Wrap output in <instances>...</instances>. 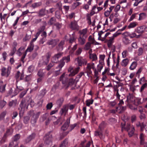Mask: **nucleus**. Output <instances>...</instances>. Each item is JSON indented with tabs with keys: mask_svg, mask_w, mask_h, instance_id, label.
I'll use <instances>...</instances> for the list:
<instances>
[{
	"mask_svg": "<svg viewBox=\"0 0 147 147\" xmlns=\"http://www.w3.org/2000/svg\"><path fill=\"white\" fill-rule=\"evenodd\" d=\"M52 138L51 135L49 136L47 135L44 137V139L45 140V143L46 144L51 146L52 145Z\"/></svg>",
	"mask_w": 147,
	"mask_h": 147,
	"instance_id": "obj_9",
	"label": "nucleus"
},
{
	"mask_svg": "<svg viewBox=\"0 0 147 147\" xmlns=\"http://www.w3.org/2000/svg\"><path fill=\"white\" fill-rule=\"evenodd\" d=\"M44 25L40 27V28L38 29V31H40V32L43 31L45 28L46 26L47 25V23L46 22H42Z\"/></svg>",
	"mask_w": 147,
	"mask_h": 147,
	"instance_id": "obj_34",
	"label": "nucleus"
},
{
	"mask_svg": "<svg viewBox=\"0 0 147 147\" xmlns=\"http://www.w3.org/2000/svg\"><path fill=\"white\" fill-rule=\"evenodd\" d=\"M58 41V40H49L47 42V44L49 45H51L53 47L55 46Z\"/></svg>",
	"mask_w": 147,
	"mask_h": 147,
	"instance_id": "obj_14",
	"label": "nucleus"
},
{
	"mask_svg": "<svg viewBox=\"0 0 147 147\" xmlns=\"http://www.w3.org/2000/svg\"><path fill=\"white\" fill-rule=\"evenodd\" d=\"M9 147H17L16 145V142L15 141L11 142L9 144Z\"/></svg>",
	"mask_w": 147,
	"mask_h": 147,
	"instance_id": "obj_50",
	"label": "nucleus"
},
{
	"mask_svg": "<svg viewBox=\"0 0 147 147\" xmlns=\"http://www.w3.org/2000/svg\"><path fill=\"white\" fill-rule=\"evenodd\" d=\"M24 49L25 48L22 47H21L17 51V54L18 56H20L22 55V53L21 52V51L22 50H24Z\"/></svg>",
	"mask_w": 147,
	"mask_h": 147,
	"instance_id": "obj_47",
	"label": "nucleus"
},
{
	"mask_svg": "<svg viewBox=\"0 0 147 147\" xmlns=\"http://www.w3.org/2000/svg\"><path fill=\"white\" fill-rule=\"evenodd\" d=\"M16 50V47H14L12 50L9 54V55L11 56L13 55L15 53Z\"/></svg>",
	"mask_w": 147,
	"mask_h": 147,
	"instance_id": "obj_61",
	"label": "nucleus"
},
{
	"mask_svg": "<svg viewBox=\"0 0 147 147\" xmlns=\"http://www.w3.org/2000/svg\"><path fill=\"white\" fill-rule=\"evenodd\" d=\"M35 134L34 133H32L26 139V143H28L31 140L34 139L35 137Z\"/></svg>",
	"mask_w": 147,
	"mask_h": 147,
	"instance_id": "obj_25",
	"label": "nucleus"
},
{
	"mask_svg": "<svg viewBox=\"0 0 147 147\" xmlns=\"http://www.w3.org/2000/svg\"><path fill=\"white\" fill-rule=\"evenodd\" d=\"M94 75L95 77H98L99 72L98 70L95 69L94 70Z\"/></svg>",
	"mask_w": 147,
	"mask_h": 147,
	"instance_id": "obj_64",
	"label": "nucleus"
},
{
	"mask_svg": "<svg viewBox=\"0 0 147 147\" xmlns=\"http://www.w3.org/2000/svg\"><path fill=\"white\" fill-rule=\"evenodd\" d=\"M37 75L39 77H42L44 76L45 74L42 69H40L38 72Z\"/></svg>",
	"mask_w": 147,
	"mask_h": 147,
	"instance_id": "obj_38",
	"label": "nucleus"
},
{
	"mask_svg": "<svg viewBox=\"0 0 147 147\" xmlns=\"http://www.w3.org/2000/svg\"><path fill=\"white\" fill-rule=\"evenodd\" d=\"M87 29L85 28L80 30L79 31V33L81 35H82L83 36L82 37H86L87 36Z\"/></svg>",
	"mask_w": 147,
	"mask_h": 147,
	"instance_id": "obj_17",
	"label": "nucleus"
},
{
	"mask_svg": "<svg viewBox=\"0 0 147 147\" xmlns=\"http://www.w3.org/2000/svg\"><path fill=\"white\" fill-rule=\"evenodd\" d=\"M28 105V103H27L25 99H23L20 104V107L22 110L24 111L27 109Z\"/></svg>",
	"mask_w": 147,
	"mask_h": 147,
	"instance_id": "obj_8",
	"label": "nucleus"
},
{
	"mask_svg": "<svg viewBox=\"0 0 147 147\" xmlns=\"http://www.w3.org/2000/svg\"><path fill=\"white\" fill-rule=\"evenodd\" d=\"M114 39L111 37L109 40H106V42L107 43V45L109 47H110L114 42Z\"/></svg>",
	"mask_w": 147,
	"mask_h": 147,
	"instance_id": "obj_22",
	"label": "nucleus"
},
{
	"mask_svg": "<svg viewBox=\"0 0 147 147\" xmlns=\"http://www.w3.org/2000/svg\"><path fill=\"white\" fill-rule=\"evenodd\" d=\"M144 26L137 27L136 29V32L140 34H142L144 32Z\"/></svg>",
	"mask_w": 147,
	"mask_h": 147,
	"instance_id": "obj_16",
	"label": "nucleus"
},
{
	"mask_svg": "<svg viewBox=\"0 0 147 147\" xmlns=\"http://www.w3.org/2000/svg\"><path fill=\"white\" fill-rule=\"evenodd\" d=\"M90 58L92 59V61H95L97 59V57L96 55L94 53L90 54Z\"/></svg>",
	"mask_w": 147,
	"mask_h": 147,
	"instance_id": "obj_32",
	"label": "nucleus"
},
{
	"mask_svg": "<svg viewBox=\"0 0 147 147\" xmlns=\"http://www.w3.org/2000/svg\"><path fill=\"white\" fill-rule=\"evenodd\" d=\"M17 103L16 100H12L9 103V106L10 107L15 106Z\"/></svg>",
	"mask_w": 147,
	"mask_h": 147,
	"instance_id": "obj_49",
	"label": "nucleus"
},
{
	"mask_svg": "<svg viewBox=\"0 0 147 147\" xmlns=\"http://www.w3.org/2000/svg\"><path fill=\"white\" fill-rule=\"evenodd\" d=\"M11 68L8 67L7 69L3 67L1 69V75L6 77H8L10 74L11 72Z\"/></svg>",
	"mask_w": 147,
	"mask_h": 147,
	"instance_id": "obj_3",
	"label": "nucleus"
},
{
	"mask_svg": "<svg viewBox=\"0 0 147 147\" xmlns=\"http://www.w3.org/2000/svg\"><path fill=\"white\" fill-rule=\"evenodd\" d=\"M80 69L79 67L75 68L72 72L69 75V76H73L75 75L79 71Z\"/></svg>",
	"mask_w": 147,
	"mask_h": 147,
	"instance_id": "obj_23",
	"label": "nucleus"
},
{
	"mask_svg": "<svg viewBox=\"0 0 147 147\" xmlns=\"http://www.w3.org/2000/svg\"><path fill=\"white\" fill-rule=\"evenodd\" d=\"M70 28L72 30H78L79 27L76 21L71 22L69 25Z\"/></svg>",
	"mask_w": 147,
	"mask_h": 147,
	"instance_id": "obj_11",
	"label": "nucleus"
},
{
	"mask_svg": "<svg viewBox=\"0 0 147 147\" xmlns=\"http://www.w3.org/2000/svg\"><path fill=\"white\" fill-rule=\"evenodd\" d=\"M7 15V14H4L3 16H2V13H0V18L1 22H3V19L5 20L6 17Z\"/></svg>",
	"mask_w": 147,
	"mask_h": 147,
	"instance_id": "obj_56",
	"label": "nucleus"
},
{
	"mask_svg": "<svg viewBox=\"0 0 147 147\" xmlns=\"http://www.w3.org/2000/svg\"><path fill=\"white\" fill-rule=\"evenodd\" d=\"M121 130L123 131L124 130H126L128 133L129 137L132 136L134 134L135 129L133 125H131L129 123H127L126 126L125 123H122L121 124Z\"/></svg>",
	"mask_w": 147,
	"mask_h": 147,
	"instance_id": "obj_1",
	"label": "nucleus"
},
{
	"mask_svg": "<svg viewBox=\"0 0 147 147\" xmlns=\"http://www.w3.org/2000/svg\"><path fill=\"white\" fill-rule=\"evenodd\" d=\"M69 121H67L61 127V129L63 131L66 130L69 127Z\"/></svg>",
	"mask_w": 147,
	"mask_h": 147,
	"instance_id": "obj_26",
	"label": "nucleus"
},
{
	"mask_svg": "<svg viewBox=\"0 0 147 147\" xmlns=\"http://www.w3.org/2000/svg\"><path fill=\"white\" fill-rule=\"evenodd\" d=\"M6 84L3 83L2 81L0 82V92L1 93L4 92L5 91V88Z\"/></svg>",
	"mask_w": 147,
	"mask_h": 147,
	"instance_id": "obj_19",
	"label": "nucleus"
},
{
	"mask_svg": "<svg viewBox=\"0 0 147 147\" xmlns=\"http://www.w3.org/2000/svg\"><path fill=\"white\" fill-rule=\"evenodd\" d=\"M70 38L69 39V42L70 43H72V42L75 41L77 38V37L75 35L74 32L71 35H70Z\"/></svg>",
	"mask_w": 147,
	"mask_h": 147,
	"instance_id": "obj_15",
	"label": "nucleus"
},
{
	"mask_svg": "<svg viewBox=\"0 0 147 147\" xmlns=\"http://www.w3.org/2000/svg\"><path fill=\"white\" fill-rule=\"evenodd\" d=\"M93 100L91 99L88 100H86V103L87 106H89L90 105L93 103Z\"/></svg>",
	"mask_w": 147,
	"mask_h": 147,
	"instance_id": "obj_57",
	"label": "nucleus"
},
{
	"mask_svg": "<svg viewBox=\"0 0 147 147\" xmlns=\"http://www.w3.org/2000/svg\"><path fill=\"white\" fill-rule=\"evenodd\" d=\"M68 109V106L67 105H65L61 109L59 113L62 115L65 116L67 113Z\"/></svg>",
	"mask_w": 147,
	"mask_h": 147,
	"instance_id": "obj_10",
	"label": "nucleus"
},
{
	"mask_svg": "<svg viewBox=\"0 0 147 147\" xmlns=\"http://www.w3.org/2000/svg\"><path fill=\"white\" fill-rule=\"evenodd\" d=\"M120 57L118 56L117 59V61L116 62V68H118L119 63Z\"/></svg>",
	"mask_w": 147,
	"mask_h": 147,
	"instance_id": "obj_63",
	"label": "nucleus"
},
{
	"mask_svg": "<svg viewBox=\"0 0 147 147\" xmlns=\"http://www.w3.org/2000/svg\"><path fill=\"white\" fill-rule=\"evenodd\" d=\"M7 111H4L0 114V121L3 119L5 117L7 114Z\"/></svg>",
	"mask_w": 147,
	"mask_h": 147,
	"instance_id": "obj_43",
	"label": "nucleus"
},
{
	"mask_svg": "<svg viewBox=\"0 0 147 147\" xmlns=\"http://www.w3.org/2000/svg\"><path fill=\"white\" fill-rule=\"evenodd\" d=\"M40 113V112H38L36 114H34L31 119L32 123L34 124L36 122V119L38 118Z\"/></svg>",
	"mask_w": 147,
	"mask_h": 147,
	"instance_id": "obj_13",
	"label": "nucleus"
},
{
	"mask_svg": "<svg viewBox=\"0 0 147 147\" xmlns=\"http://www.w3.org/2000/svg\"><path fill=\"white\" fill-rule=\"evenodd\" d=\"M38 14L39 16L42 17L45 14V9H41L38 11Z\"/></svg>",
	"mask_w": 147,
	"mask_h": 147,
	"instance_id": "obj_33",
	"label": "nucleus"
},
{
	"mask_svg": "<svg viewBox=\"0 0 147 147\" xmlns=\"http://www.w3.org/2000/svg\"><path fill=\"white\" fill-rule=\"evenodd\" d=\"M64 43V42L63 40L61 41L58 45V50L59 51H61L63 49V46Z\"/></svg>",
	"mask_w": 147,
	"mask_h": 147,
	"instance_id": "obj_30",
	"label": "nucleus"
},
{
	"mask_svg": "<svg viewBox=\"0 0 147 147\" xmlns=\"http://www.w3.org/2000/svg\"><path fill=\"white\" fill-rule=\"evenodd\" d=\"M41 2H40L33 3L32 5V7L33 8L38 7L42 5Z\"/></svg>",
	"mask_w": 147,
	"mask_h": 147,
	"instance_id": "obj_31",
	"label": "nucleus"
},
{
	"mask_svg": "<svg viewBox=\"0 0 147 147\" xmlns=\"http://www.w3.org/2000/svg\"><path fill=\"white\" fill-rule=\"evenodd\" d=\"M127 51L126 50L124 51L122 53V57L123 58H125L127 56Z\"/></svg>",
	"mask_w": 147,
	"mask_h": 147,
	"instance_id": "obj_58",
	"label": "nucleus"
},
{
	"mask_svg": "<svg viewBox=\"0 0 147 147\" xmlns=\"http://www.w3.org/2000/svg\"><path fill=\"white\" fill-rule=\"evenodd\" d=\"M91 47V43L90 42H87L85 45L84 49L86 50L90 49Z\"/></svg>",
	"mask_w": 147,
	"mask_h": 147,
	"instance_id": "obj_42",
	"label": "nucleus"
},
{
	"mask_svg": "<svg viewBox=\"0 0 147 147\" xmlns=\"http://www.w3.org/2000/svg\"><path fill=\"white\" fill-rule=\"evenodd\" d=\"M54 65V63L52 62L50 63L46 67V69L48 71Z\"/></svg>",
	"mask_w": 147,
	"mask_h": 147,
	"instance_id": "obj_44",
	"label": "nucleus"
},
{
	"mask_svg": "<svg viewBox=\"0 0 147 147\" xmlns=\"http://www.w3.org/2000/svg\"><path fill=\"white\" fill-rule=\"evenodd\" d=\"M136 125L138 127H140L141 131H142L145 130L146 133H147V123H140V122H138L136 124Z\"/></svg>",
	"mask_w": 147,
	"mask_h": 147,
	"instance_id": "obj_6",
	"label": "nucleus"
},
{
	"mask_svg": "<svg viewBox=\"0 0 147 147\" xmlns=\"http://www.w3.org/2000/svg\"><path fill=\"white\" fill-rule=\"evenodd\" d=\"M6 102L4 100H2L0 97V109H2L6 105Z\"/></svg>",
	"mask_w": 147,
	"mask_h": 147,
	"instance_id": "obj_36",
	"label": "nucleus"
},
{
	"mask_svg": "<svg viewBox=\"0 0 147 147\" xmlns=\"http://www.w3.org/2000/svg\"><path fill=\"white\" fill-rule=\"evenodd\" d=\"M105 56L103 55H100V60H99V63H103V61L105 59Z\"/></svg>",
	"mask_w": 147,
	"mask_h": 147,
	"instance_id": "obj_62",
	"label": "nucleus"
},
{
	"mask_svg": "<svg viewBox=\"0 0 147 147\" xmlns=\"http://www.w3.org/2000/svg\"><path fill=\"white\" fill-rule=\"evenodd\" d=\"M51 55L49 53H47L46 55L43 56L41 59L40 60V62L43 64L47 65L48 63Z\"/></svg>",
	"mask_w": 147,
	"mask_h": 147,
	"instance_id": "obj_4",
	"label": "nucleus"
},
{
	"mask_svg": "<svg viewBox=\"0 0 147 147\" xmlns=\"http://www.w3.org/2000/svg\"><path fill=\"white\" fill-rule=\"evenodd\" d=\"M94 135L96 136H99V137H101L102 136V134L101 130L100 131H95Z\"/></svg>",
	"mask_w": 147,
	"mask_h": 147,
	"instance_id": "obj_37",
	"label": "nucleus"
},
{
	"mask_svg": "<svg viewBox=\"0 0 147 147\" xmlns=\"http://www.w3.org/2000/svg\"><path fill=\"white\" fill-rule=\"evenodd\" d=\"M78 40L79 44L82 45H84L85 42V40L84 38V37H80Z\"/></svg>",
	"mask_w": 147,
	"mask_h": 147,
	"instance_id": "obj_29",
	"label": "nucleus"
},
{
	"mask_svg": "<svg viewBox=\"0 0 147 147\" xmlns=\"http://www.w3.org/2000/svg\"><path fill=\"white\" fill-rule=\"evenodd\" d=\"M75 61L77 62L78 65L79 66H82V65H85L87 63L86 60L82 57H78L76 59Z\"/></svg>",
	"mask_w": 147,
	"mask_h": 147,
	"instance_id": "obj_5",
	"label": "nucleus"
},
{
	"mask_svg": "<svg viewBox=\"0 0 147 147\" xmlns=\"http://www.w3.org/2000/svg\"><path fill=\"white\" fill-rule=\"evenodd\" d=\"M141 98H137L134 99L135 104L137 105L141 104L142 102L141 101Z\"/></svg>",
	"mask_w": 147,
	"mask_h": 147,
	"instance_id": "obj_41",
	"label": "nucleus"
},
{
	"mask_svg": "<svg viewBox=\"0 0 147 147\" xmlns=\"http://www.w3.org/2000/svg\"><path fill=\"white\" fill-rule=\"evenodd\" d=\"M129 60L127 58L125 59H123L121 62V65L123 67H126L128 64Z\"/></svg>",
	"mask_w": 147,
	"mask_h": 147,
	"instance_id": "obj_20",
	"label": "nucleus"
},
{
	"mask_svg": "<svg viewBox=\"0 0 147 147\" xmlns=\"http://www.w3.org/2000/svg\"><path fill=\"white\" fill-rule=\"evenodd\" d=\"M68 144V141L67 139L64 140L61 144L59 147H66Z\"/></svg>",
	"mask_w": 147,
	"mask_h": 147,
	"instance_id": "obj_39",
	"label": "nucleus"
},
{
	"mask_svg": "<svg viewBox=\"0 0 147 147\" xmlns=\"http://www.w3.org/2000/svg\"><path fill=\"white\" fill-rule=\"evenodd\" d=\"M63 53H60L55 54L51 58V61L54 63H57L58 61V59L62 56Z\"/></svg>",
	"mask_w": 147,
	"mask_h": 147,
	"instance_id": "obj_7",
	"label": "nucleus"
},
{
	"mask_svg": "<svg viewBox=\"0 0 147 147\" xmlns=\"http://www.w3.org/2000/svg\"><path fill=\"white\" fill-rule=\"evenodd\" d=\"M143 50L142 48H139L138 51V56L141 55L143 53Z\"/></svg>",
	"mask_w": 147,
	"mask_h": 147,
	"instance_id": "obj_52",
	"label": "nucleus"
},
{
	"mask_svg": "<svg viewBox=\"0 0 147 147\" xmlns=\"http://www.w3.org/2000/svg\"><path fill=\"white\" fill-rule=\"evenodd\" d=\"M122 74L123 76H125L127 73V69L125 68H122L121 69Z\"/></svg>",
	"mask_w": 147,
	"mask_h": 147,
	"instance_id": "obj_59",
	"label": "nucleus"
},
{
	"mask_svg": "<svg viewBox=\"0 0 147 147\" xmlns=\"http://www.w3.org/2000/svg\"><path fill=\"white\" fill-rule=\"evenodd\" d=\"M63 100V98L59 99L57 101V104L60 106L62 104Z\"/></svg>",
	"mask_w": 147,
	"mask_h": 147,
	"instance_id": "obj_55",
	"label": "nucleus"
},
{
	"mask_svg": "<svg viewBox=\"0 0 147 147\" xmlns=\"http://www.w3.org/2000/svg\"><path fill=\"white\" fill-rule=\"evenodd\" d=\"M96 5H94L92 7L91 11L90 12V14L92 16L95 13H97L96 12L97 10H96Z\"/></svg>",
	"mask_w": 147,
	"mask_h": 147,
	"instance_id": "obj_35",
	"label": "nucleus"
},
{
	"mask_svg": "<svg viewBox=\"0 0 147 147\" xmlns=\"http://www.w3.org/2000/svg\"><path fill=\"white\" fill-rule=\"evenodd\" d=\"M65 73L63 74L60 78V80L62 81V83L63 84H65L67 81V76H65Z\"/></svg>",
	"mask_w": 147,
	"mask_h": 147,
	"instance_id": "obj_18",
	"label": "nucleus"
},
{
	"mask_svg": "<svg viewBox=\"0 0 147 147\" xmlns=\"http://www.w3.org/2000/svg\"><path fill=\"white\" fill-rule=\"evenodd\" d=\"M106 126V124L104 122H102L100 125L99 127L100 130H101Z\"/></svg>",
	"mask_w": 147,
	"mask_h": 147,
	"instance_id": "obj_54",
	"label": "nucleus"
},
{
	"mask_svg": "<svg viewBox=\"0 0 147 147\" xmlns=\"http://www.w3.org/2000/svg\"><path fill=\"white\" fill-rule=\"evenodd\" d=\"M65 64V62L63 61H62V59L60 61V64L57 67V68H59L60 69H61V68Z\"/></svg>",
	"mask_w": 147,
	"mask_h": 147,
	"instance_id": "obj_45",
	"label": "nucleus"
},
{
	"mask_svg": "<svg viewBox=\"0 0 147 147\" xmlns=\"http://www.w3.org/2000/svg\"><path fill=\"white\" fill-rule=\"evenodd\" d=\"M95 69L94 63L91 62L87 64L86 67V72L87 74V75L89 76V75L92 74V71L91 69L94 70Z\"/></svg>",
	"mask_w": 147,
	"mask_h": 147,
	"instance_id": "obj_2",
	"label": "nucleus"
},
{
	"mask_svg": "<svg viewBox=\"0 0 147 147\" xmlns=\"http://www.w3.org/2000/svg\"><path fill=\"white\" fill-rule=\"evenodd\" d=\"M62 61H63L66 62H68L70 61V57L69 55L67 56V57H63L62 58Z\"/></svg>",
	"mask_w": 147,
	"mask_h": 147,
	"instance_id": "obj_53",
	"label": "nucleus"
},
{
	"mask_svg": "<svg viewBox=\"0 0 147 147\" xmlns=\"http://www.w3.org/2000/svg\"><path fill=\"white\" fill-rule=\"evenodd\" d=\"M137 14V13H135L132 14L130 18L128 20V21L129 22H130L133 20L135 18L136 15Z\"/></svg>",
	"mask_w": 147,
	"mask_h": 147,
	"instance_id": "obj_60",
	"label": "nucleus"
},
{
	"mask_svg": "<svg viewBox=\"0 0 147 147\" xmlns=\"http://www.w3.org/2000/svg\"><path fill=\"white\" fill-rule=\"evenodd\" d=\"M103 63H99V64L97 65V68L99 72H100L101 70L103 68V65L102 64Z\"/></svg>",
	"mask_w": 147,
	"mask_h": 147,
	"instance_id": "obj_51",
	"label": "nucleus"
},
{
	"mask_svg": "<svg viewBox=\"0 0 147 147\" xmlns=\"http://www.w3.org/2000/svg\"><path fill=\"white\" fill-rule=\"evenodd\" d=\"M123 42L126 45H128L130 43L129 40L125 37L123 38Z\"/></svg>",
	"mask_w": 147,
	"mask_h": 147,
	"instance_id": "obj_46",
	"label": "nucleus"
},
{
	"mask_svg": "<svg viewBox=\"0 0 147 147\" xmlns=\"http://www.w3.org/2000/svg\"><path fill=\"white\" fill-rule=\"evenodd\" d=\"M138 25V23L136 22H133L130 23L128 26L129 28H133L136 27Z\"/></svg>",
	"mask_w": 147,
	"mask_h": 147,
	"instance_id": "obj_28",
	"label": "nucleus"
},
{
	"mask_svg": "<svg viewBox=\"0 0 147 147\" xmlns=\"http://www.w3.org/2000/svg\"><path fill=\"white\" fill-rule=\"evenodd\" d=\"M34 45L30 43V45L28 46L25 52L27 53V52H30L32 51L34 48Z\"/></svg>",
	"mask_w": 147,
	"mask_h": 147,
	"instance_id": "obj_27",
	"label": "nucleus"
},
{
	"mask_svg": "<svg viewBox=\"0 0 147 147\" xmlns=\"http://www.w3.org/2000/svg\"><path fill=\"white\" fill-rule=\"evenodd\" d=\"M138 65L137 62L136 61H133L131 64L129 69L131 70H134L136 67Z\"/></svg>",
	"mask_w": 147,
	"mask_h": 147,
	"instance_id": "obj_21",
	"label": "nucleus"
},
{
	"mask_svg": "<svg viewBox=\"0 0 147 147\" xmlns=\"http://www.w3.org/2000/svg\"><path fill=\"white\" fill-rule=\"evenodd\" d=\"M145 135L143 133H141L139 138L140 140V144L141 145H143L144 142Z\"/></svg>",
	"mask_w": 147,
	"mask_h": 147,
	"instance_id": "obj_24",
	"label": "nucleus"
},
{
	"mask_svg": "<svg viewBox=\"0 0 147 147\" xmlns=\"http://www.w3.org/2000/svg\"><path fill=\"white\" fill-rule=\"evenodd\" d=\"M143 0H132L133 1H135L134 4V6H137L140 3L142 2Z\"/></svg>",
	"mask_w": 147,
	"mask_h": 147,
	"instance_id": "obj_48",
	"label": "nucleus"
},
{
	"mask_svg": "<svg viewBox=\"0 0 147 147\" xmlns=\"http://www.w3.org/2000/svg\"><path fill=\"white\" fill-rule=\"evenodd\" d=\"M24 76V74L23 73H21L20 71H18L15 75V78L16 80V82H18L20 80H23Z\"/></svg>",
	"mask_w": 147,
	"mask_h": 147,
	"instance_id": "obj_12",
	"label": "nucleus"
},
{
	"mask_svg": "<svg viewBox=\"0 0 147 147\" xmlns=\"http://www.w3.org/2000/svg\"><path fill=\"white\" fill-rule=\"evenodd\" d=\"M146 14L144 13H141L139 14V20H142L145 18Z\"/></svg>",
	"mask_w": 147,
	"mask_h": 147,
	"instance_id": "obj_40",
	"label": "nucleus"
}]
</instances>
